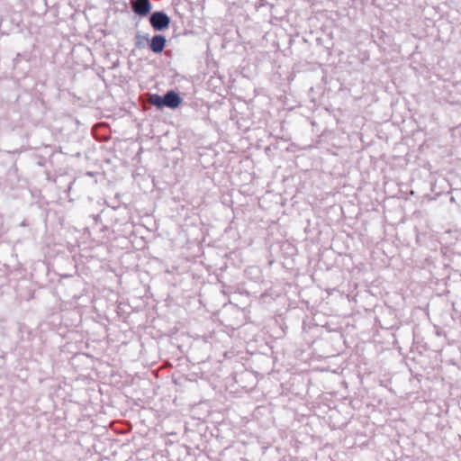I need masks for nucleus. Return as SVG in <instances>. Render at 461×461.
<instances>
[{
	"label": "nucleus",
	"mask_w": 461,
	"mask_h": 461,
	"mask_svg": "<svg viewBox=\"0 0 461 461\" xmlns=\"http://www.w3.org/2000/svg\"><path fill=\"white\" fill-rule=\"evenodd\" d=\"M131 7L135 14L140 16H145L149 13L151 4L149 0H133Z\"/></svg>",
	"instance_id": "nucleus-2"
},
{
	"label": "nucleus",
	"mask_w": 461,
	"mask_h": 461,
	"mask_svg": "<svg viewBox=\"0 0 461 461\" xmlns=\"http://www.w3.org/2000/svg\"><path fill=\"white\" fill-rule=\"evenodd\" d=\"M149 41V34H141L138 32L135 35V47L137 49L144 48Z\"/></svg>",
	"instance_id": "nucleus-5"
},
{
	"label": "nucleus",
	"mask_w": 461,
	"mask_h": 461,
	"mask_svg": "<svg viewBox=\"0 0 461 461\" xmlns=\"http://www.w3.org/2000/svg\"><path fill=\"white\" fill-rule=\"evenodd\" d=\"M149 23L154 30L162 31L168 27L170 19L163 12H154L149 17Z\"/></svg>",
	"instance_id": "nucleus-1"
},
{
	"label": "nucleus",
	"mask_w": 461,
	"mask_h": 461,
	"mask_svg": "<svg viewBox=\"0 0 461 461\" xmlns=\"http://www.w3.org/2000/svg\"><path fill=\"white\" fill-rule=\"evenodd\" d=\"M163 103L165 106L175 109L180 104L181 98L176 92L169 91L163 96Z\"/></svg>",
	"instance_id": "nucleus-3"
},
{
	"label": "nucleus",
	"mask_w": 461,
	"mask_h": 461,
	"mask_svg": "<svg viewBox=\"0 0 461 461\" xmlns=\"http://www.w3.org/2000/svg\"><path fill=\"white\" fill-rule=\"evenodd\" d=\"M166 45V38L163 35H155L150 41V50L155 53L161 52Z\"/></svg>",
	"instance_id": "nucleus-4"
},
{
	"label": "nucleus",
	"mask_w": 461,
	"mask_h": 461,
	"mask_svg": "<svg viewBox=\"0 0 461 461\" xmlns=\"http://www.w3.org/2000/svg\"><path fill=\"white\" fill-rule=\"evenodd\" d=\"M149 100L153 105L158 108L165 106V104L163 103V97L158 95H152Z\"/></svg>",
	"instance_id": "nucleus-6"
}]
</instances>
